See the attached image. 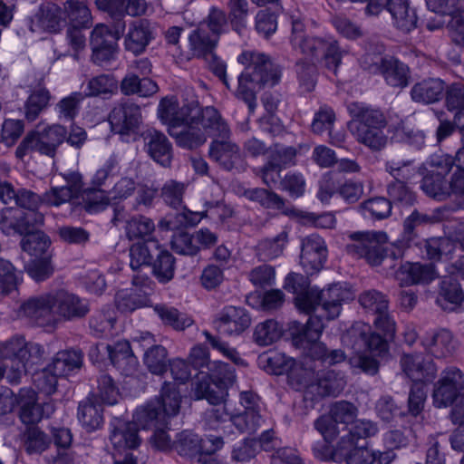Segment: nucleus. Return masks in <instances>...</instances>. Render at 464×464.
Returning <instances> with one entry per match:
<instances>
[{
    "mask_svg": "<svg viewBox=\"0 0 464 464\" xmlns=\"http://www.w3.org/2000/svg\"><path fill=\"white\" fill-rule=\"evenodd\" d=\"M315 23L301 15L291 16L289 43L292 50L300 55L295 71L302 92L314 91L317 82L315 63L322 61L324 67L334 76L342 63L343 52L337 40L331 34L315 35L310 26Z\"/></svg>",
    "mask_w": 464,
    "mask_h": 464,
    "instance_id": "obj_1",
    "label": "nucleus"
},
{
    "mask_svg": "<svg viewBox=\"0 0 464 464\" xmlns=\"http://www.w3.org/2000/svg\"><path fill=\"white\" fill-rule=\"evenodd\" d=\"M353 299V293L340 283L333 284L327 288L319 290L310 288L295 298L296 308L309 318L303 331L295 335V342L307 340L314 342L319 339L325 327V322L337 318L343 303Z\"/></svg>",
    "mask_w": 464,
    "mask_h": 464,
    "instance_id": "obj_2",
    "label": "nucleus"
},
{
    "mask_svg": "<svg viewBox=\"0 0 464 464\" xmlns=\"http://www.w3.org/2000/svg\"><path fill=\"white\" fill-rule=\"evenodd\" d=\"M236 378L233 365L213 361L208 371L196 372L191 379V395L196 400L205 399L210 404L218 405L225 401Z\"/></svg>",
    "mask_w": 464,
    "mask_h": 464,
    "instance_id": "obj_3",
    "label": "nucleus"
},
{
    "mask_svg": "<svg viewBox=\"0 0 464 464\" xmlns=\"http://www.w3.org/2000/svg\"><path fill=\"white\" fill-rule=\"evenodd\" d=\"M289 384L304 392V401L317 402L324 397L337 396L346 382L342 372L333 370L316 372L312 369L301 368L289 375Z\"/></svg>",
    "mask_w": 464,
    "mask_h": 464,
    "instance_id": "obj_4",
    "label": "nucleus"
},
{
    "mask_svg": "<svg viewBox=\"0 0 464 464\" xmlns=\"http://www.w3.org/2000/svg\"><path fill=\"white\" fill-rule=\"evenodd\" d=\"M181 397L176 384L165 382L160 395L138 408L133 414L137 429L151 430L169 424V419L177 415Z\"/></svg>",
    "mask_w": 464,
    "mask_h": 464,
    "instance_id": "obj_5",
    "label": "nucleus"
},
{
    "mask_svg": "<svg viewBox=\"0 0 464 464\" xmlns=\"http://www.w3.org/2000/svg\"><path fill=\"white\" fill-rule=\"evenodd\" d=\"M377 431V426L370 420L355 422L338 440V457L343 459L346 464H373L376 453L366 446V439L374 436Z\"/></svg>",
    "mask_w": 464,
    "mask_h": 464,
    "instance_id": "obj_6",
    "label": "nucleus"
},
{
    "mask_svg": "<svg viewBox=\"0 0 464 464\" xmlns=\"http://www.w3.org/2000/svg\"><path fill=\"white\" fill-rule=\"evenodd\" d=\"M351 240L345 246L346 253L354 258H364L372 266H379L390 255L391 246H384L382 242L386 234L375 231H356L348 236Z\"/></svg>",
    "mask_w": 464,
    "mask_h": 464,
    "instance_id": "obj_7",
    "label": "nucleus"
},
{
    "mask_svg": "<svg viewBox=\"0 0 464 464\" xmlns=\"http://www.w3.org/2000/svg\"><path fill=\"white\" fill-rule=\"evenodd\" d=\"M65 137L66 128L60 124L47 126L43 130L29 131L17 146L15 156L23 160L28 154L37 152L53 158Z\"/></svg>",
    "mask_w": 464,
    "mask_h": 464,
    "instance_id": "obj_8",
    "label": "nucleus"
},
{
    "mask_svg": "<svg viewBox=\"0 0 464 464\" xmlns=\"http://www.w3.org/2000/svg\"><path fill=\"white\" fill-rule=\"evenodd\" d=\"M280 69L251 70L245 68L237 76V87L234 92L237 99L243 101L253 111L256 106V94L265 87H273L280 81Z\"/></svg>",
    "mask_w": 464,
    "mask_h": 464,
    "instance_id": "obj_9",
    "label": "nucleus"
},
{
    "mask_svg": "<svg viewBox=\"0 0 464 464\" xmlns=\"http://www.w3.org/2000/svg\"><path fill=\"white\" fill-rule=\"evenodd\" d=\"M439 220L437 215H429L414 209L404 220L402 231L399 237L391 244L390 255L392 260L402 259L408 251L420 244L417 228L421 226L433 224Z\"/></svg>",
    "mask_w": 464,
    "mask_h": 464,
    "instance_id": "obj_10",
    "label": "nucleus"
},
{
    "mask_svg": "<svg viewBox=\"0 0 464 464\" xmlns=\"http://www.w3.org/2000/svg\"><path fill=\"white\" fill-rule=\"evenodd\" d=\"M358 410L347 401H340L332 404L329 414L322 415L314 421V429L327 440H335L340 433L339 424L343 425V430L352 428L355 422Z\"/></svg>",
    "mask_w": 464,
    "mask_h": 464,
    "instance_id": "obj_11",
    "label": "nucleus"
},
{
    "mask_svg": "<svg viewBox=\"0 0 464 464\" xmlns=\"http://www.w3.org/2000/svg\"><path fill=\"white\" fill-rule=\"evenodd\" d=\"M464 392V373L455 367L445 368L434 383L432 392L433 405L436 408H447Z\"/></svg>",
    "mask_w": 464,
    "mask_h": 464,
    "instance_id": "obj_12",
    "label": "nucleus"
},
{
    "mask_svg": "<svg viewBox=\"0 0 464 464\" xmlns=\"http://www.w3.org/2000/svg\"><path fill=\"white\" fill-rule=\"evenodd\" d=\"M416 247L425 249L426 257L431 261H449L457 251L464 249V223H460L451 237H431L421 239Z\"/></svg>",
    "mask_w": 464,
    "mask_h": 464,
    "instance_id": "obj_13",
    "label": "nucleus"
},
{
    "mask_svg": "<svg viewBox=\"0 0 464 464\" xmlns=\"http://www.w3.org/2000/svg\"><path fill=\"white\" fill-rule=\"evenodd\" d=\"M43 214L25 213L14 207H4L0 209V230L5 236H23L42 226Z\"/></svg>",
    "mask_w": 464,
    "mask_h": 464,
    "instance_id": "obj_14",
    "label": "nucleus"
},
{
    "mask_svg": "<svg viewBox=\"0 0 464 464\" xmlns=\"http://www.w3.org/2000/svg\"><path fill=\"white\" fill-rule=\"evenodd\" d=\"M112 132L121 135L135 133L141 122L140 107L127 100L116 104L108 116Z\"/></svg>",
    "mask_w": 464,
    "mask_h": 464,
    "instance_id": "obj_15",
    "label": "nucleus"
},
{
    "mask_svg": "<svg viewBox=\"0 0 464 464\" xmlns=\"http://www.w3.org/2000/svg\"><path fill=\"white\" fill-rule=\"evenodd\" d=\"M328 250L324 239L311 234L302 240L300 265L308 275H314L323 269L327 261Z\"/></svg>",
    "mask_w": 464,
    "mask_h": 464,
    "instance_id": "obj_16",
    "label": "nucleus"
},
{
    "mask_svg": "<svg viewBox=\"0 0 464 464\" xmlns=\"http://www.w3.org/2000/svg\"><path fill=\"white\" fill-rule=\"evenodd\" d=\"M90 44L93 63L102 66L116 58L118 41L111 34L107 24L95 25L91 34Z\"/></svg>",
    "mask_w": 464,
    "mask_h": 464,
    "instance_id": "obj_17",
    "label": "nucleus"
},
{
    "mask_svg": "<svg viewBox=\"0 0 464 464\" xmlns=\"http://www.w3.org/2000/svg\"><path fill=\"white\" fill-rule=\"evenodd\" d=\"M251 324L249 313L243 307L227 305L214 321L218 334L228 336H238Z\"/></svg>",
    "mask_w": 464,
    "mask_h": 464,
    "instance_id": "obj_18",
    "label": "nucleus"
},
{
    "mask_svg": "<svg viewBox=\"0 0 464 464\" xmlns=\"http://www.w3.org/2000/svg\"><path fill=\"white\" fill-rule=\"evenodd\" d=\"M156 37L154 24L146 18L132 21L124 36V48L134 55L143 53Z\"/></svg>",
    "mask_w": 464,
    "mask_h": 464,
    "instance_id": "obj_19",
    "label": "nucleus"
},
{
    "mask_svg": "<svg viewBox=\"0 0 464 464\" xmlns=\"http://www.w3.org/2000/svg\"><path fill=\"white\" fill-rule=\"evenodd\" d=\"M44 353V347L36 343H27L23 336H15L0 343V357H18L29 368L41 362Z\"/></svg>",
    "mask_w": 464,
    "mask_h": 464,
    "instance_id": "obj_20",
    "label": "nucleus"
},
{
    "mask_svg": "<svg viewBox=\"0 0 464 464\" xmlns=\"http://www.w3.org/2000/svg\"><path fill=\"white\" fill-rule=\"evenodd\" d=\"M52 310L66 320L83 318L89 312L90 306L86 299L63 289L51 294Z\"/></svg>",
    "mask_w": 464,
    "mask_h": 464,
    "instance_id": "obj_21",
    "label": "nucleus"
},
{
    "mask_svg": "<svg viewBox=\"0 0 464 464\" xmlns=\"http://www.w3.org/2000/svg\"><path fill=\"white\" fill-rule=\"evenodd\" d=\"M0 200L8 205L12 202L25 213L42 214L39 208L42 206V197L36 192L24 188H15L11 182L5 181L0 190Z\"/></svg>",
    "mask_w": 464,
    "mask_h": 464,
    "instance_id": "obj_22",
    "label": "nucleus"
},
{
    "mask_svg": "<svg viewBox=\"0 0 464 464\" xmlns=\"http://www.w3.org/2000/svg\"><path fill=\"white\" fill-rule=\"evenodd\" d=\"M395 277L401 286L428 285L437 277V272L431 264L407 261L401 264Z\"/></svg>",
    "mask_w": 464,
    "mask_h": 464,
    "instance_id": "obj_23",
    "label": "nucleus"
},
{
    "mask_svg": "<svg viewBox=\"0 0 464 464\" xmlns=\"http://www.w3.org/2000/svg\"><path fill=\"white\" fill-rule=\"evenodd\" d=\"M400 362L403 372L413 383L430 381L437 372L433 361L427 359L422 353L403 354Z\"/></svg>",
    "mask_w": 464,
    "mask_h": 464,
    "instance_id": "obj_24",
    "label": "nucleus"
},
{
    "mask_svg": "<svg viewBox=\"0 0 464 464\" xmlns=\"http://www.w3.org/2000/svg\"><path fill=\"white\" fill-rule=\"evenodd\" d=\"M377 70L390 87L404 89L410 84V67L394 56L382 57Z\"/></svg>",
    "mask_w": 464,
    "mask_h": 464,
    "instance_id": "obj_25",
    "label": "nucleus"
},
{
    "mask_svg": "<svg viewBox=\"0 0 464 464\" xmlns=\"http://www.w3.org/2000/svg\"><path fill=\"white\" fill-rule=\"evenodd\" d=\"M110 361L121 375L132 376L137 372L139 361L127 340L118 341L113 345L107 344Z\"/></svg>",
    "mask_w": 464,
    "mask_h": 464,
    "instance_id": "obj_26",
    "label": "nucleus"
},
{
    "mask_svg": "<svg viewBox=\"0 0 464 464\" xmlns=\"http://www.w3.org/2000/svg\"><path fill=\"white\" fill-rule=\"evenodd\" d=\"M208 155L225 170H232L242 162L238 145L229 138L213 140L209 145Z\"/></svg>",
    "mask_w": 464,
    "mask_h": 464,
    "instance_id": "obj_27",
    "label": "nucleus"
},
{
    "mask_svg": "<svg viewBox=\"0 0 464 464\" xmlns=\"http://www.w3.org/2000/svg\"><path fill=\"white\" fill-rule=\"evenodd\" d=\"M420 343L428 353L438 359L452 355L457 345L453 334L447 329L427 332Z\"/></svg>",
    "mask_w": 464,
    "mask_h": 464,
    "instance_id": "obj_28",
    "label": "nucleus"
},
{
    "mask_svg": "<svg viewBox=\"0 0 464 464\" xmlns=\"http://www.w3.org/2000/svg\"><path fill=\"white\" fill-rule=\"evenodd\" d=\"M352 121L351 130L385 128L386 118L380 109L372 108L362 103L354 102L349 107Z\"/></svg>",
    "mask_w": 464,
    "mask_h": 464,
    "instance_id": "obj_29",
    "label": "nucleus"
},
{
    "mask_svg": "<svg viewBox=\"0 0 464 464\" xmlns=\"http://www.w3.org/2000/svg\"><path fill=\"white\" fill-rule=\"evenodd\" d=\"M148 154L163 167L170 165L172 145L167 136L155 129H148L142 133Z\"/></svg>",
    "mask_w": 464,
    "mask_h": 464,
    "instance_id": "obj_30",
    "label": "nucleus"
},
{
    "mask_svg": "<svg viewBox=\"0 0 464 464\" xmlns=\"http://www.w3.org/2000/svg\"><path fill=\"white\" fill-rule=\"evenodd\" d=\"M64 11L53 2L43 3L32 20V30L35 26L46 32L54 33L60 30L63 21Z\"/></svg>",
    "mask_w": 464,
    "mask_h": 464,
    "instance_id": "obj_31",
    "label": "nucleus"
},
{
    "mask_svg": "<svg viewBox=\"0 0 464 464\" xmlns=\"http://www.w3.org/2000/svg\"><path fill=\"white\" fill-rule=\"evenodd\" d=\"M198 127L205 131V134L208 133L217 139H228L231 135L228 124L213 106L200 108Z\"/></svg>",
    "mask_w": 464,
    "mask_h": 464,
    "instance_id": "obj_32",
    "label": "nucleus"
},
{
    "mask_svg": "<svg viewBox=\"0 0 464 464\" xmlns=\"http://www.w3.org/2000/svg\"><path fill=\"white\" fill-rule=\"evenodd\" d=\"M85 98L108 100L118 92V82L111 74L102 73L93 76L82 84Z\"/></svg>",
    "mask_w": 464,
    "mask_h": 464,
    "instance_id": "obj_33",
    "label": "nucleus"
},
{
    "mask_svg": "<svg viewBox=\"0 0 464 464\" xmlns=\"http://www.w3.org/2000/svg\"><path fill=\"white\" fill-rule=\"evenodd\" d=\"M212 416L218 420L224 422L228 420V421L234 425L237 430L241 433H255L260 427L263 422L262 416L260 412L257 411H243L241 413L236 415H229L220 409H217L213 411Z\"/></svg>",
    "mask_w": 464,
    "mask_h": 464,
    "instance_id": "obj_34",
    "label": "nucleus"
},
{
    "mask_svg": "<svg viewBox=\"0 0 464 464\" xmlns=\"http://www.w3.org/2000/svg\"><path fill=\"white\" fill-rule=\"evenodd\" d=\"M136 424L129 421L117 420L110 435L113 448L121 452L125 450H134L140 444Z\"/></svg>",
    "mask_w": 464,
    "mask_h": 464,
    "instance_id": "obj_35",
    "label": "nucleus"
},
{
    "mask_svg": "<svg viewBox=\"0 0 464 464\" xmlns=\"http://www.w3.org/2000/svg\"><path fill=\"white\" fill-rule=\"evenodd\" d=\"M51 100V92L43 83H38L30 90L24 103V118L30 122L37 120L48 109Z\"/></svg>",
    "mask_w": 464,
    "mask_h": 464,
    "instance_id": "obj_36",
    "label": "nucleus"
},
{
    "mask_svg": "<svg viewBox=\"0 0 464 464\" xmlns=\"http://www.w3.org/2000/svg\"><path fill=\"white\" fill-rule=\"evenodd\" d=\"M388 12L392 14L393 23L399 30L410 33L417 27L416 9L410 6L409 0H390Z\"/></svg>",
    "mask_w": 464,
    "mask_h": 464,
    "instance_id": "obj_37",
    "label": "nucleus"
},
{
    "mask_svg": "<svg viewBox=\"0 0 464 464\" xmlns=\"http://www.w3.org/2000/svg\"><path fill=\"white\" fill-rule=\"evenodd\" d=\"M117 321V312L110 304L103 305L95 311L89 319L91 334L97 338L113 335L114 326Z\"/></svg>",
    "mask_w": 464,
    "mask_h": 464,
    "instance_id": "obj_38",
    "label": "nucleus"
},
{
    "mask_svg": "<svg viewBox=\"0 0 464 464\" xmlns=\"http://www.w3.org/2000/svg\"><path fill=\"white\" fill-rule=\"evenodd\" d=\"M445 82L439 78H428L416 82L411 90V97L416 102L433 103L444 93Z\"/></svg>",
    "mask_w": 464,
    "mask_h": 464,
    "instance_id": "obj_39",
    "label": "nucleus"
},
{
    "mask_svg": "<svg viewBox=\"0 0 464 464\" xmlns=\"http://www.w3.org/2000/svg\"><path fill=\"white\" fill-rule=\"evenodd\" d=\"M20 405L19 417L23 423L34 425L42 420L37 394L32 388H21L15 398Z\"/></svg>",
    "mask_w": 464,
    "mask_h": 464,
    "instance_id": "obj_40",
    "label": "nucleus"
},
{
    "mask_svg": "<svg viewBox=\"0 0 464 464\" xmlns=\"http://www.w3.org/2000/svg\"><path fill=\"white\" fill-rule=\"evenodd\" d=\"M51 294L33 297L23 303L20 313L37 325H44L52 312Z\"/></svg>",
    "mask_w": 464,
    "mask_h": 464,
    "instance_id": "obj_41",
    "label": "nucleus"
},
{
    "mask_svg": "<svg viewBox=\"0 0 464 464\" xmlns=\"http://www.w3.org/2000/svg\"><path fill=\"white\" fill-rule=\"evenodd\" d=\"M200 106L198 102L185 103L175 110L171 106L164 110V117L169 121V128H181L185 126L198 125Z\"/></svg>",
    "mask_w": 464,
    "mask_h": 464,
    "instance_id": "obj_42",
    "label": "nucleus"
},
{
    "mask_svg": "<svg viewBox=\"0 0 464 464\" xmlns=\"http://www.w3.org/2000/svg\"><path fill=\"white\" fill-rule=\"evenodd\" d=\"M136 189L135 182L132 179L122 178L111 188L109 194L113 207V218L111 221L114 225L122 222L125 219V208L121 202L130 197Z\"/></svg>",
    "mask_w": 464,
    "mask_h": 464,
    "instance_id": "obj_43",
    "label": "nucleus"
},
{
    "mask_svg": "<svg viewBox=\"0 0 464 464\" xmlns=\"http://www.w3.org/2000/svg\"><path fill=\"white\" fill-rule=\"evenodd\" d=\"M169 134L175 140L176 144L185 150H195L207 141L205 131L198 125L181 128H168Z\"/></svg>",
    "mask_w": 464,
    "mask_h": 464,
    "instance_id": "obj_44",
    "label": "nucleus"
},
{
    "mask_svg": "<svg viewBox=\"0 0 464 464\" xmlns=\"http://www.w3.org/2000/svg\"><path fill=\"white\" fill-rule=\"evenodd\" d=\"M160 242L155 238H147L144 241L134 243L130 247V266L133 271L142 266H150Z\"/></svg>",
    "mask_w": 464,
    "mask_h": 464,
    "instance_id": "obj_45",
    "label": "nucleus"
},
{
    "mask_svg": "<svg viewBox=\"0 0 464 464\" xmlns=\"http://www.w3.org/2000/svg\"><path fill=\"white\" fill-rule=\"evenodd\" d=\"M23 236L21 240L22 249L32 257L39 258L52 256L51 239L44 232L35 227Z\"/></svg>",
    "mask_w": 464,
    "mask_h": 464,
    "instance_id": "obj_46",
    "label": "nucleus"
},
{
    "mask_svg": "<svg viewBox=\"0 0 464 464\" xmlns=\"http://www.w3.org/2000/svg\"><path fill=\"white\" fill-rule=\"evenodd\" d=\"M258 361L266 372L275 375L287 374L288 380L289 375L294 371H297L302 368L295 367V361L293 358L287 357L285 353L279 352L266 353L261 355Z\"/></svg>",
    "mask_w": 464,
    "mask_h": 464,
    "instance_id": "obj_47",
    "label": "nucleus"
},
{
    "mask_svg": "<svg viewBox=\"0 0 464 464\" xmlns=\"http://www.w3.org/2000/svg\"><path fill=\"white\" fill-rule=\"evenodd\" d=\"M219 37L200 27L194 30L188 36L191 51L197 58L208 59L215 53Z\"/></svg>",
    "mask_w": 464,
    "mask_h": 464,
    "instance_id": "obj_48",
    "label": "nucleus"
},
{
    "mask_svg": "<svg viewBox=\"0 0 464 464\" xmlns=\"http://www.w3.org/2000/svg\"><path fill=\"white\" fill-rule=\"evenodd\" d=\"M462 301L463 291L459 281L452 276H443L440 283L437 303L445 310H453Z\"/></svg>",
    "mask_w": 464,
    "mask_h": 464,
    "instance_id": "obj_49",
    "label": "nucleus"
},
{
    "mask_svg": "<svg viewBox=\"0 0 464 464\" xmlns=\"http://www.w3.org/2000/svg\"><path fill=\"white\" fill-rule=\"evenodd\" d=\"M152 275L160 284L171 281L175 275L176 259L174 256L160 245L150 265Z\"/></svg>",
    "mask_w": 464,
    "mask_h": 464,
    "instance_id": "obj_50",
    "label": "nucleus"
},
{
    "mask_svg": "<svg viewBox=\"0 0 464 464\" xmlns=\"http://www.w3.org/2000/svg\"><path fill=\"white\" fill-rule=\"evenodd\" d=\"M386 191L392 208L394 206L400 209L410 208L418 202L416 192L406 183L391 181L387 184Z\"/></svg>",
    "mask_w": 464,
    "mask_h": 464,
    "instance_id": "obj_51",
    "label": "nucleus"
},
{
    "mask_svg": "<svg viewBox=\"0 0 464 464\" xmlns=\"http://www.w3.org/2000/svg\"><path fill=\"white\" fill-rule=\"evenodd\" d=\"M103 409L101 404L95 403L90 398L81 401L78 406L77 417L87 432L100 429L103 423Z\"/></svg>",
    "mask_w": 464,
    "mask_h": 464,
    "instance_id": "obj_52",
    "label": "nucleus"
},
{
    "mask_svg": "<svg viewBox=\"0 0 464 464\" xmlns=\"http://www.w3.org/2000/svg\"><path fill=\"white\" fill-rule=\"evenodd\" d=\"M421 190L430 198L436 200H444L450 195V182L446 177L427 170L420 182Z\"/></svg>",
    "mask_w": 464,
    "mask_h": 464,
    "instance_id": "obj_53",
    "label": "nucleus"
},
{
    "mask_svg": "<svg viewBox=\"0 0 464 464\" xmlns=\"http://www.w3.org/2000/svg\"><path fill=\"white\" fill-rule=\"evenodd\" d=\"M358 210L365 218L383 220L392 215V208L387 198L379 196L362 201Z\"/></svg>",
    "mask_w": 464,
    "mask_h": 464,
    "instance_id": "obj_54",
    "label": "nucleus"
},
{
    "mask_svg": "<svg viewBox=\"0 0 464 464\" xmlns=\"http://www.w3.org/2000/svg\"><path fill=\"white\" fill-rule=\"evenodd\" d=\"M427 401V391L422 382H414L411 384L408 400H407V411L404 412V417L410 416L421 421L423 420V411Z\"/></svg>",
    "mask_w": 464,
    "mask_h": 464,
    "instance_id": "obj_55",
    "label": "nucleus"
},
{
    "mask_svg": "<svg viewBox=\"0 0 464 464\" xmlns=\"http://www.w3.org/2000/svg\"><path fill=\"white\" fill-rule=\"evenodd\" d=\"M148 302L145 292L140 294L138 289H121L115 295V305L121 313H131L146 306Z\"/></svg>",
    "mask_w": 464,
    "mask_h": 464,
    "instance_id": "obj_56",
    "label": "nucleus"
},
{
    "mask_svg": "<svg viewBox=\"0 0 464 464\" xmlns=\"http://www.w3.org/2000/svg\"><path fill=\"white\" fill-rule=\"evenodd\" d=\"M82 363V353L79 350H65L58 352L51 364L54 372L63 377L79 369Z\"/></svg>",
    "mask_w": 464,
    "mask_h": 464,
    "instance_id": "obj_57",
    "label": "nucleus"
},
{
    "mask_svg": "<svg viewBox=\"0 0 464 464\" xmlns=\"http://www.w3.org/2000/svg\"><path fill=\"white\" fill-rule=\"evenodd\" d=\"M282 334V325L274 319H267L256 326L253 338L256 344L267 346L279 340Z\"/></svg>",
    "mask_w": 464,
    "mask_h": 464,
    "instance_id": "obj_58",
    "label": "nucleus"
},
{
    "mask_svg": "<svg viewBox=\"0 0 464 464\" xmlns=\"http://www.w3.org/2000/svg\"><path fill=\"white\" fill-rule=\"evenodd\" d=\"M169 361L167 349L160 344L152 346L151 349L144 352V364L152 374L161 376L166 373Z\"/></svg>",
    "mask_w": 464,
    "mask_h": 464,
    "instance_id": "obj_59",
    "label": "nucleus"
},
{
    "mask_svg": "<svg viewBox=\"0 0 464 464\" xmlns=\"http://www.w3.org/2000/svg\"><path fill=\"white\" fill-rule=\"evenodd\" d=\"M155 312L164 324L171 326L177 331H182L193 324V320L186 314L180 313L177 308L165 304L156 305Z\"/></svg>",
    "mask_w": 464,
    "mask_h": 464,
    "instance_id": "obj_60",
    "label": "nucleus"
},
{
    "mask_svg": "<svg viewBox=\"0 0 464 464\" xmlns=\"http://www.w3.org/2000/svg\"><path fill=\"white\" fill-rule=\"evenodd\" d=\"M173 450L180 456L194 457L201 452V440L198 435L190 431L183 430L177 434L173 440Z\"/></svg>",
    "mask_w": 464,
    "mask_h": 464,
    "instance_id": "obj_61",
    "label": "nucleus"
},
{
    "mask_svg": "<svg viewBox=\"0 0 464 464\" xmlns=\"http://www.w3.org/2000/svg\"><path fill=\"white\" fill-rule=\"evenodd\" d=\"M84 95L81 92H72L62 98L55 106V111L60 119L73 121L78 116Z\"/></svg>",
    "mask_w": 464,
    "mask_h": 464,
    "instance_id": "obj_62",
    "label": "nucleus"
},
{
    "mask_svg": "<svg viewBox=\"0 0 464 464\" xmlns=\"http://www.w3.org/2000/svg\"><path fill=\"white\" fill-rule=\"evenodd\" d=\"M61 377L63 376L54 372L53 365L49 363L45 368L33 374V382L39 392L51 396L56 392L58 379Z\"/></svg>",
    "mask_w": 464,
    "mask_h": 464,
    "instance_id": "obj_63",
    "label": "nucleus"
},
{
    "mask_svg": "<svg viewBox=\"0 0 464 464\" xmlns=\"http://www.w3.org/2000/svg\"><path fill=\"white\" fill-rule=\"evenodd\" d=\"M126 235L129 239L151 238L150 236L155 230L154 221L142 215L131 217L126 223Z\"/></svg>",
    "mask_w": 464,
    "mask_h": 464,
    "instance_id": "obj_64",
    "label": "nucleus"
}]
</instances>
